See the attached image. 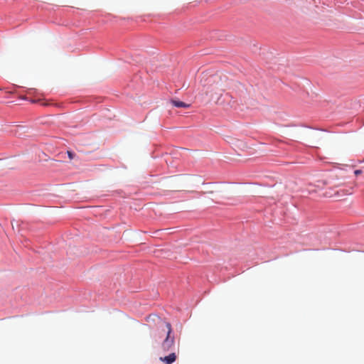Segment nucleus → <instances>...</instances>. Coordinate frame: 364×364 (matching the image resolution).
<instances>
[{"label": "nucleus", "mask_w": 364, "mask_h": 364, "mask_svg": "<svg viewBox=\"0 0 364 364\" xmlns=\"http://www.w3.org/2000/svg\"><path fill=\"white\" fill-rule=\"evenodd\" d=\"M203 91L212 100L214 97H219L227 87V77L220 73H203L200 80Z\"/></svg>", "instance_id": "f257e3e1"}, {"label": "nucleus", "mask_w": 364, "mask_h": 364, "mask_svg": "<svg viewBox=\"0 0 364 364\" xmlns=\"http://www.w3.org/2000/svg\"><path fill=\"white\" fill-rule=\"evenodd\" d=\"M154 317L157 318L160 320V328H163L164 326L166 328V336L161 344V348L162 350L165 353L171 350L175 345V338L173 336H171L172 333V327L170 323L166 322L164 320H161L159 317L154 315Z\"/></svg>", "instance_id": "f03ea898"}, {"label": "nucleus", "mask_w": 364, "mask_h": 364, "mask_svg": "<svg viewBox=\"0 0 364 364\" xmlns=\"http://www.w3.org/2000/svg\"><path fill=\"white\" fill-rule=\"evenodd\" d=\"M68 156H69L70 159H73V154L72 151H68Z\"/></svg>", "instance_id": "39448f33"}, {"label": "nucleus", "mask_w": 364, "mask_h": 364, "mask_svg": "<svg viewBox=\"0 0 364 364\" xmlns=\"http://www.w3.org/2000/svg\"><path fill=\"white\" fill-rule=\"evenodd\" d=\"M361 173H362L361 170H355L354 171V173H355V176H358V175L361 174Z\"/></svg>", "instance_id": "423d86ee"}, {"label": "nucleus", "mask_w": 364, "mask_h": 364, "mask_svg": "<svg viewBox=\"0 0 364 364\" xmlns=\"http://www.w3.org/2000/svg\"><path fill=\"white\" fill-rule=\"evenodd\" d=\"M176 355L175 353H171L168 355L161 357L159 360L165 364H172L176 360Z\"/></svg>", "instance_id": "7ed1b4c3"}, {"label": "nucleus", "mask_w": 364, "mask_h": 364, "mask_svg": "<svg viewBox=\"0 0 364 364\" xmlns=\"http://www.w3.org/2000/svg\"><path fill=\"white\" fill-rule=\"evenodd\" d=\"M171 103L173 106H175L176 107L188 108L190 107L189 104H186L183 102L179 101V100H172Z\"/></svg>", "instance_id": "20e7f679"}]
</instances>
